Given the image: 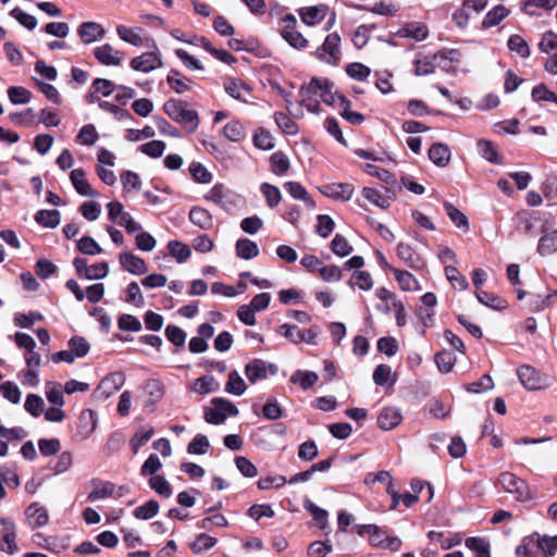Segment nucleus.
<instances>
[{
	"instance_id": "1",
	"label": "nucleus",
	"mask_w": 557,
	"mask_h": 557,
	"mask_svg": "<svg viewBox=\"0 0 557 557\" xmlns=\"http://www.w3.org/2000/svg\"><path fill=\"white\" fill-rule=\"evenodd\" d=\"M300 95L306 99L319 97L322 102L329 106H344L347 103L345 96L333 92V84L327 78L313 77L308 85L300 88Z\"/></svg>"
},
{
	"instance_id": "2",
	"label": "nucleus",
	"mask_w": 557,
	"mask_h": 557,
	"mask_svg": "<svg viewBox=\"0 0 557 557\" xmlns=\"http://www.w3.org/2000/svg\"><path fill=\"white\" fill-rule=\"evenodd\" d=\"M164 112L170 119L182 124L188 133H194L199 125V116L195 110L187 109L180 100L170 99L163 104Z\"/></svg>"
},
{
	"instance_id": "3",
	"label": "nucleus",
	"mask_w": 557,
	"mask_h": 557,
	"mask_svg": "<svg viewBox=\"0 0 557 557\" xmlns=\"http://www.w3.org/2000/svg\"><path fill=\"white\" fill-rule=\"evenodd\" d=\"M213 407L205 409V419L211 424H222L227 417H235L238 414L237 407L230 400L216 397L212 399Z\"/></svg>"
},
{
	"instance_id": "4",
	"label": "nucleus",
	"mask_w": 557,
	"mask_h": 557,
	"mask_svg": "<svg viewBox=\"0 0 557 557\" xmlns=\"http://www.w3.org/2000/svg\"><path fill=\"white\" fill-rule=\"evenodd\" d=\"M497 484L500 485L505 492L513 494L516 499L519 502H524L531 498L525 481L511 472H502L497 479Z\"/></svg>"
},
{
	"instance_id": "5",
	"label": "nucleus",
	"mask_w": 557,
	"mask_h": 557,
	"mask_svg": "<svg viewBox=\"0 0 557 557\" xmlns=\"http://www.w3.org/2000/svg\"><path fill=\"white\" fill-rule=\"evenodd\" d=\"M153 50L141 53L132 59L129 65L132 70L143 73H149L162 66L161 52L158 49L156 41L151 40L150 46Z\"/></svg>"
},
{
	"instance_id": "6",
	"label": "nucleus",
	"mask_w": 557,
	"mask_h": 557,
	"mask_svg": "<svg viewBox=\"0 0 557 557\" xmlns=\"http://www.w3.org/2000/svg\"><path fill=\"white\" fill-rule=\"evenodd\" d=\"M282 37L295 49L301 50L308 46V40L296 29L297 20L293 14H286L281 18Z\"/></svg>"
},
{
	"instance_id": "7",
	"label": "nucleus",
	"mask_w": 557,
	"mask_h": 557,
	"mask_svg": "<svg viewBox=\"0 0 557 557\" xmlns=\"http://www.w3.org/2000/svg\"><path fill=\"white\" fill-rule=\"evenodd\" d=\"M341 37L337 33H331L317 50V58L329 64L336 65L341 60Z\"/></svg>"
},
{
	"instance_id": "8",
	"label": "nucleus",
	"mask_w": 557,
	"mask_h": 557,
	"mask_svg": "<svg viewBox=\"0 0 557 557\" xmlns=\"http://www.w3.org/2000/svg\"><path fill=\"white\" fill-rule=\"evenodd\" d=\"M277 371L275 364L262 359H253L245 367V374L251 384L267 380Z\"/></svg>"
},
{
	"instance_id": "9",
	"label": "nucleus",
	"mask_w": 557,
	"mask_h": 557,
	"mask_svg": "<svg viewBox=\"0 0 557 557\" xmlns=\"http://www.w3.org/2000/svg\"><path fill=\"white\" fill-rule=\"evenodd\" d=\"M125 383L123 372H113L103 377L94 392L97 399L106 400L117 392Z\"/></svg>"
},
{
	"instance_id": "10",
	"label": "nucleus",
	"mask_w": 557,
	"mask_h": 557,
	"mask_svg": "<svg viewBox=\"0 0 557 557\" xmlns=\"http://www.w3.org/2000/svg\"><path fill=\"white\" fill-rule=\"evenodd\" d=\"M0 524L2 527L0 549L10 555L15 554L18 550L16 544V529L15 524L11 519L0 518Z\"/></svg>"
},
{
	"instance_id": "11",
	"label": "nucleus",
	"mask_w": 557,
	"mask_h": 557,
	"mask_svg": "<svg viewBox=\"0 0 557 557\" xmlns=\"http://www.w3.org/2000/svg\"><path fill=\"white\" fill-rule=\"evenodd\" d=\"M324 196L337 201H348L352 198L355 187L350 183H329L319 187Z\"/></svg>"
},
{
	"instance_id": "12",
	"label": "nucleus",
	"mask_w": 557,
	"mask_h": 557,
	"mask_svg": "<svg viewBox=\"0 0 557 557\" xmlns=\"http://www.w3.org/2000/svg\"><path fill=\"white\" fill-rule=\"evenodd\" d=\"M94 57L100 64L106 66H119L123 61L122 52L110 44H103L96 47L94 50Z\"/></svg>"
},
{
	"instance_id": "13",
	"label": "nucleus",
	"mask_w": 557,
	"mask_h": 557,
	"mask_svg": "<svg viewBox=\"0 0 557 557\" xmlns=\"http://www.w3.org/2000/svg\"><path fill=\"white\" fill-rule=\"evenodd\" d=\"M357 533L360 536L368 534L370 536L369 543L375 548L383 549L387 541L388 534L376 524H360L357 525Z\"/></svg>"
},
{
	"instance_id": "14",
	"label": "nucleus",
	"mask_w": 557,
	"mask_h": 557,
	"mask_svg": "<svg viewBox=\"0 0 557 557\" xmlns=\"http://www.w3.org/2000/svg\"><path fill=\"white\" fill-rule=\"evenodd\" d=\"M70 180L77 194L84 197H99V193L95 190L86 180V174L83 169H74L70 174Z\"/></svg>"
},
{
	"instance_id": "15",
	"label": "nucleus",
	"mask_w": 557,
	"mask_h": 557,
	"mask_svg": "<svg viewBox=\"0 0 557 557\" xmlns=\"http://www.w3.org/2000/svg\"><path fill=\"white\" fill-rule=\"evenodd\" d=\"M143 29L140 27H127L125 25H119L116 27V34L119 38L132 46L140 47V46H150L151 38H144L140 33Z\"/></svg>"
},
{
	"instance_id": "16",
	"label": "nucleus",
	"mask_w": 557,
	"mask_h": 557,
	"mask_svg": "<svg viewBox=\"0 0 557 557\" xmlns=\"http://www.w3.org/2000/svg\"><path fill=\"white\" fill-rule=\"evenodd\" d=\"M77 34L84 44L89 45L102 39L106 36V30L99 23L84 22L77 28Z\"/></svg>"
},
{
	"instance_id": "17",
	"label": "nucleus",
	"mask_w": 557,
	"mask_h": 557,
	"mask_svg": "<svg viewBox=\"0 0 557 557\" xmlns=\"http://www.w3.org/2000/svg\"><path fill=\"white\" fill-rule=\"evenodd\" d=\"M329 8L325 4L304 7L298 10L301 22L308 26H314L325 18Z\"/></svg>"
},
{
	"instance_id": "18",
	"label": "nucleus",
	"mask_w": 557,
	"mask_h": 557,
	"mask_svg": "<svg viewBox=\"0 0 557 557\" xmlns=\"http://www.w3.org/2000/svg\"><path fill=\"white\" fill-rule=\"evenodd\" d=\"M121 267L135 275H141L148 272L145 260L132 252H122L119 256Z\"/></svg>"
},
{
	"instance_id": "19",
	"label": "nucleus",
	"mask_w": 557,
	"mask_h": 557,
	"mask_svg": "<svg viewBox=\"0 0 557 557\" xmlns=\"http://www.w3.org/2000/svg\"><path fill=\"white\" fill-rule=\"evenodd\" d=\"M460 52L456 49H445L434 54L435 67H440L445 72H451L460 62Z\"/></svg>"
},
{
	"instance_id": "20",
	"label": "nucleus",
	"mask_w": 557,
	"mask_h": 557,
	"mask_svg": "<svg viewBox=\"0 0 557 557\" xmlns=\"http://www.w3.org/2000/svg\"><path fill=\"white\" fill-rule=\"evenodd\" d=\"M25 516L32 529L42 528L49 521V515L47 509L38 503H32L26 508Z\"/></svg>"
},
{
	"instance_id": "21",
	"label": "nucleus",
	"mask_w": 557,
	"mask_h": 557,
	"mask_svg": "<svg viewBox=\"0 0 557 557\" xmlns=\"http://www.w3.org/2000/svg\"><path fill=\"white\" fill-rule=\"evenodd\" d=\"M403 420L401 412L396 407H385L377 417V425L384 431L395 429Z\"/></svg>"
},
{
	"instance_id": "22",
	"label": "nucleus",
	"mask_w": 557,
	"mask_h": 557,
	"mask_svg": "<svg viewBox=\"0 0 557 557\" xmlns=\"http://www.w3.org/2000/svg\"><path fill=\"white\" fill-rule=\"evenodd\" d=\"M397 256L408 267L414 270H420L425 264L423 258L416 252L412 247L404 243L397 245Z\"/></svg>"
},
{
	"instance_id": "23",
	"label": "nucleus",
	"mask_w": 557,
	"mask_h": 557,
	"mask_svg": "<svg viewBox=\"0 0 557 557\" xmlns=\"http://www.w3.org/2000/svg\"><path fill=\"white\" fill-rule=\"evenodd\" d=\"M396 35L400 38H411L416 41H422L428 38L429 29L424 24L413 22L405 24L397 30Z\"/></svg>"
},
{
	"instance_id": "24",
	"label": "nucleus",
	"mask_w": 557,
	"mask_h": 557,
	"mask_svg": "<svg viewBox=\"0 0 557 557\" xmlns=\"http://www.w3.org/2000/svg\"><path fill=\"white\" fill-rule=\"evenodd\" d=\"M536 250L542 257L552 256L557 252V230L543 231Z\"/></svg>"
},
{
	"instance_id": "25",
	"label": "nucleus",
	"mask_w": 557,
	"mask_h": 557,
	"mask_svg": "<svg viewBox=\"0 0 557 557\" xmlns=\"http://www.w3.org/2000/svg\"><path fill=\"white\" fill-rule=\"evenodd\" d=\"M98 424L97 413L91 409H85L78 418V434L82 437H89L96 430Z\"/></svg>"
},
{
	"instance_id": "26",
	"label": "nucleus",
	"mask_w": 557,
	"mask_h": 557,
	"mask_svg": "<svg viewBox=\"0 0 557 557\" xmlns=\"http://www.w3.org/2000/svg\"><path fill=\"white\" fill-rule=\"evenodd\" d=\"M284 188L290 195V197L302 201L307 208H315V201L311 198L307 189L300 183L289 181L284 183Z\"/></svg>"
},
{
	"instance_id": "27",
	"label": "nucleus",
	"mask_w": 557,
	"mask_h": 557,
	"mask_svg": "<svg viewBox=\"0 0 557 557\" xmlns=\"http://www.w3.org/2000/svg\"><path fill=\"white\" fill-rule=\"evenodd\" d=\"M521 384L531 391L541 388V377L539 372L530 366H521L517 371Z\"/></svg>"
},
{
	"instance_id": "28",
	"label": "nucleus",
	"mask_w": 557,
	"mask_h": 557,
	"mask_svg": "<svg viewBox=\"0 0 557 557\" xmlns=\"http://www.w3.org/2000/svg\"><path fill=\"white\" fill-rule=\"evenodd\" d=\"M190 222L201 230H210L213 226V216L205 208L193 207L189 211Z\"/></svg>"
},
{
	"instance_id": "29",
	"label": "nucleus",
	"mask_w": 557,
	"mask_h": 557,
	"mask_svg": "<svg viewBox=\"0 0 557 557\" xmlns=\"http://www.w3.org/2000/svg\"><path fill=\"white\" fill-rule=\"evenodd\" d=\"M510 13V10L503 4L492 8L482 21V27L487 29L500 24Z\"/></svg>"
},
{
	"instance_id": "30",
	"label": "nucleus",
	"mask_w": 557,
	"mask_h": 557,
	"mask_svg": "<svg viewBox=\"0 0 557 557\" xmlns=\"http://www.w3.org/2000/svg\"><path fill=\"white\" fill-rule=\"evenodd\" d=\"M33 541L38 546L50 550L52 553L59 554L66 548V544L63 541H60L55 536H47L42 533H36L33 535Z\"/></svg>"
},
{
	"instance_id": "31",
	"label": "nucleus",
	"mask_w": 557,
	"mask_h": 557,
	"mask_svg": "<svg viewBox=\"0 0 557 557\" xmlns=\"http://www.w3.org/2000/svg\"><path fill=\"white\" fill-rule=\"evenodd\" d=\"M516 555L518 557H541V552L537 547V533L525 536L516 548Z\"/></svg>"
},
{
	"instance_id": "32",
	"label": "nucleus",
	"mask_w": 557,
	"mask_h": 557,
	"mask_svg": "<svg viewBox=\"0 0 557 557\" xmlns=\"http://www.w3.org/2000/svg\"><path fill=\"white\" fill-rule=\"evenodd\" d=\"M223 135L230 141L239 143L246 138L247 131L240 121L233 120L224 125Z\"/></svg>"
},
{
	"instance_id": "33",
	"label": "nucleus",
	"mask_w": 557,
	"mask_h": 557,
	"mask_svg": "<svg viewBox=\"0 0 557 557\" xmlns=\"http://www.w3.org/2000/svg\"><path fill=\"white\" fill-rule=\"evenodd\" d=\"M429 158L437 166H445L450 160V150L444 144H434L429 149Z\"/></svg>"
},
{
	"instance_id": "34",
	"label": "nucleus",
	"mask_w": 557,
	"mask_h": 557,
	"mask_svg": "<svg viewBox=\"0 0 557 557\" xmlns=\"http://www.w3.org/2000/svg\"><path fill=\"white\" fill-rule=\"evenodd\" d=\"M220 385L213 375H203L193 383L191 391L199 394L206 395L219 389Z\"/></svg>"
},
{
	"instance_id": "35",
	"label": "nucleus",
	"mask_w": 557,
	"mask_h": 557,
	"mask_svg": "<svg viewBox=\"0 0 557 557\" xmlns=\"http://www.w3.org/2000/svg\"><path fill=\"white\" fill-rule=\"evenodd\" d=\"M35 221L48 228H55L61 222V214L58 210H39L35 214Z\"/></svg>"
},
{
	"instance_id": "36",
	"label": "nucleus",
	"mask_w": 557,
	"mask_h": 557,
	"mask_svg": "<svg viewBox=\"0 0 557 557\" xmlns=\"http://www.w3.org/2000/svg\"><path fill=\"white\" fill-rule=\"evenodd\" d=\"M391 271L403 290L413 292L419 289V282L411 273L396 268H391Z\"/></svg>"
},
{
	"instance_id": "37",
	"label": "nucleus",
	"mask_w": 557,
	"mask_h": 557,
	"mask_svg": "<svg viewBox=\"0 0 557 557\" xmlns=\"http://www.w3.org/2000/svg\"><path fill=\"white\" fill-rule=\"evenodd\" d=\"M236 255L242 259L250 260L259 255V247L248 238H240L236 242Z\"/></svg>"
},
{
	"instance_id": "38",
	"label": "nucleus",
	"mask_w": 557,
	"mask_h": 557,
	"mask_svg": "<svg viewBox=\"0 0 557 557\" xmlns=\"http://www.w3.org/2000/svg\"><path fill=\"white\" fill-rule=\"evenodd\" d=\"M476 146H478L479 153L486 161H488L493 164L502 163V158L499 157V153L492 141L485 140V139H480L478 141Z\"/></svg>"
},
{
	"instance_id": "39",
	"label": "nucleus",
	"mask_w": 557,
	"mask_h": 557,
	"mask_svg": "<svg viewBox=\"0 0 557 557\" xmlns=\"http://www.w3.org/2000/svg\"><path fill=\"white\" fill-rule=\"evenodd\" d=\"M318 379V374L313 371L297 370L292 374L290 382L298 384L302 389H309L317 383Z\"/></svg>"
},
{
	"instance_id": "40",
	"label": "nucleus",
	"mask_w": 557,
	"mask_h": 557,
	"mask_svg": "<svg viewBox=\"0 0 557 557\" xmlns=\"http://www.w3.org/2000/svg\"><path fill=\"white\" fill-rule=\"evenodd\" d=\"M246 383L240 376V374L236 370L231 371L228 373L227 382L225 384V391L228 394L240 396L246 392Z\"/></svg>"
},
{
	"instance_id": "41",
	"label": "nucleus",
	"mask_w": 557,
	"mask_h": 557,
	"mask_svg": "<svg viewBox=\"0 0 557 557\" xmlns=\"http://www.w3.org/2000/svg\"><path fill=\"white\" fill-rule=\"evenodd\" d=\"M231 190L223 184H215L205 196V199L225 208V200L230 197Z\"/></svg>"
},
{
	"instance_id": "42",
	"label": "nucleus",
	"mask_w": 557,
	"mask_h": 557,
	"mask_svg": "<svg viewBox=\"0 0 557 557\" xmlns=\"http://www.w3.org/2000/svg\"><path fill=\"white\" fill-rule=\"evenodd\" d=\"M168 249L170 256L175 258L178 263L185 262L191 255L189 246L178 240H171L168 244Z\"/></svg>"
},
{
	"instance_id": "43",
	"label": "nucleus",
	"mask_w": 557,
	"mask_h": 557,
	"mask_svg": "<svg viewBox=\"0 0 557 557\" xmlns=\"http://www.w3.org/2000/svg\"><path fill=\"white\" fill-rule=\"evenodd\" d=\"M170 87L177 94H183L190 89V79L181 76L176 70H171L166 76Z\"/></svg>"
},
{
	"instance_id": "44",
	"label": "nucleus",
	"mask_w": 557,
	"mask_h": 557,
	"mask_svg": "<svg viewBox=\"0 0 557 557\" xmlns=\"http://www.w3.org/2000/svg\"><path fill=\"white\" fill-rule=\"evenodd\" d=\"M537 547L541 552V557H553L557 553V535L548 536L543 535L541 536L537 533Z\"/></svg>"
},
{
	"instance_id": "45",
	"label": "nucleus",
	"mask_w": 557,
	"mask_h": 557,
	"mask_svg": "<svg viewBox=\"0 0 557 557\" xmlns=\"http://www.w3.org/2000/svg\"><path fill=\"white\" fill-rule=\"evenodd\" d=\"M414 65V74L417 76H424L432 74L435 70V60L434 54L432 57L429 55H419L413 61Z\"/></svg>"
},
{
	"instance_id": "46",
	"label": "nucleus",
	"mask_w": 557,
	"mask_h": 557,
	"mask_svg": "<svg viewBox=\"0 0 557 557\" xmlns=\"http://www.w3.org/2000/svg\"><path fill=\"white\" fill-rule=\"evenodd\" d=\"M149 486L158 495L164 498H170L173 494L170 482L162 475H154L149 479Z\"/></svg>"
},
{
	"instance_id": "47",
	"label": "nucleus",
	"mask_w": 557,
	"mask_h": 557,
	"mask_svg": "<svg viewBox=\"0 0 557 557\" xmlns=\"http://www.w3.org/2000/svg\"><path fill=\"white\" fill-rule=\"evenodd\" d=\"M114 492V484L108 481H97L95 482L94 490L89 493L88 499L90 502H96L99 499H103L110 497Z\"/></svg>"
},
{
	"instance_id": "48",
	"label": "nucleus",
	"mask_w": 557,
	"mask_h": 557,
	"mask_svg": "<svg viewBox=\"0 0 557 557\" xmlns=\"http://www.w3.org/2000/svg\"><path fill=\"white\" fill-rule=\"evenodd\" d=\"M224 90L232 98L244 102H246V99L243 91H249L248 87L244 83L233 78H226L224 81Z\"/></svg>"
},
{
	"instance_id": "49",
	"label": "nucleus",
	"mask_w": 557,
	"mask_h": 557,
	"mask_svg": "<svg viewBox=\"0 0 557 557\" xmlns=\"http://www.w3.org/2000/svg\"><path fill=\"white\" fill-rule=\"evenodd\" d=\"M466 546L475 554V557H491L490 543L483 537H469Z\"/></svg>"
},
{
	"instance_id": "50",
	"label": "nucleus",
	"mask_w": 557,
	"mask_h": 557,
	"mask_svg": "<svg viewBox=\"0 0 557 557\" xmlns=\"http://www.w3.org/2000/svg\"><path fill=\"white\" fill-rule=\"evenodd\" d=\"M260 191L265 198V202L269 208H275L282 200L281 190L272 184L262 183Z\"/></svg>"
},
{
	"instance_id": "51",
	"label": "nucleus",
	"mask_w": 557,
	"mask_h": 557,
	"mask_svg": "<svg viewBox=\"0 0 557 557\" xmlns=\"http://www.w3.org/2000/svg\"><path fill=\"white\" fill-rule=\"evenodd\" d=\"M153 433L154 431L151 426L140 428L129 442L133 453L137 454L138 450L152 437Z\"/></svg>"
},
{
	"instance_id": "52",
	"label": "nucleus",
	"mask_w": 557,
	"mask_h": 557,
	"mask_svg": "<svg viewBox=\"0 0 557 557\" xmlns=\"http://www.w3.org/2000/svg\"><path fill=\"white\" fill-rule=\"evenodd\" d=\"M159 503L154 499H150L141 506H138L133 515L139 520H149L159 512Z\"/></svg>"
},
{
	"instance_id": "53",
	"label": "nucleus",
	"mask_w": 557,
	"mask_h": 557,
	"mask_svg": "<svg viewBox=\"0 0 557 557\" xmlns=\"http://www.w3.org/2000/svg\"><path fill=\"white\" fill-rule=\"evenodd\" d=\"M304 507L307 511H309L313 518V520L317 522V524L320 527V529L324 530L327 527V511L318 507L315 504H313L311 500L306 499L304 503Z\"/></svg>"
},
{
	"instance_id": "54",
	"label": "nucleus",
	"mask_w": 557,
	"mask_h": 557,
	"mask_svg": "<svg viewBox=\"0 0 557 557\" xmlns=\"http://www.w3.org/2000/svg\"><path fill=\"white\" fill-rule=\"evenodd\" d=\"M444 208L446 214L458 228H463L466 231L469 228L468 218L459 209L450 202H445Z\"/></svg>"
},
{
	"instance_id": "55",
	"label": "nucleus",
	"mask_w": 557,
	"mask_h": 557,
	"mask_svg": "<svg viewBox=\"0 0 557 557\" xmlns=\"http://www.w3.org/2000/svg\"><path fill=\"white\" fill-rule=\"evenodd\" d=\"M271 170L276 175L286 173L289 169V160L282 151H276L270 157Z\"/></svg>"
},
{
	"instance_id": "56",
	"label": "nucleus",
	"mask_w": 557,
	"mask_h": 557,
	"mask_svg": "<svg viewBox=\"0 0 557 557\" xmlns=\"http://www.w3.org/2000/svg\"><path fill=\"white\" fill-rule=\"evenodd\" d=\"M508 49L518 53L521 58L530 57V47L520 35H511L507 42Z\"/></svg>"
},
{
	"instance_id": "57",
	"label": "nucleus",
	"mask_w": 557,
	"mask_h": 557,
	"mask_svg": "<svg viewBox=\"0 0 557 557\" xmlns=\"http://www.w3.org/2000/svg\"><path fill=\"white\" fill-rule=\"evenodd\" d=\"M256 148L261 150H271L274 147V139L271 134L264 128L260 127L255 132L252 138Z\"/></svg>"
},
{
	"instance_id": "58",
	"label": "nucleus",
	"mask_w": 557,
	"mask_h": 557,
	"mask_svg": "<svg viewBox=\"0 0 557 557\" xmlns=\"http://www.w3.org/2000/svg\"><path fill=\"white\" fill-rule=\"evenodd\" d=\"M121 183L126 193L137 191L141 187V180L136 172L124 171L121 174Z\"/></svg>"
},
{
	"instance_id": "59",
	"label": "nucleus",
	"mask_w": 557,
	"mask_h": 557,
	"mask_svg": "<svg viewBox=\"0 0 557 557\" xmlns=\"http://www.w3.org/2000/svg\"><path fill=\"white\" fill-rule=\"evenodd\" d=\"M8 97L13 104H26L30 101L32 94L22 86H13L8 89Z\"/></svg>"
},
{
	"instance_id": "60",
	"label": "nucleus",
	"mask_w": 557,
	"mask_h": 557,
	"mask_svg": "<svg viewBox=\"0 0 557 557\" xmlns=\"http://www.w3.org/2000/svg\"><path fill=\"white\" fill-rule=\"evenodd\" d=\"M189 173L193 180L200 184H208L212 181V174L200 162H191Z\"/></svg>"
},
{
	"instance_id": "61",
	"label": "nucleus",
	"mask_w": 557,
	"mask_h": 557,
	"mask_svg": "<svg viewBox=\"0 0 557 557\" xmlns=\"http://www.w3.org/2000/svg\"><path fill=\"white\" fill-rule=\"evenodd\" d=\"M274 121L283 133L287 135H296L298 133L297 124L292 119H289L285 113L276 112L274 114Z\"/></svg>"
},
{
	"instance_id": "62",
	"label": "nucleus",
	"mask_w": 557,
	"mask_h": 557,
	"mask_svg": "<svg viewBox=\"0 0 557 557\" xmlns=\"http://www.w3.org/2000/svg\"><path fill=\"white\" fill-rule=\"evenodd\" d=\"M277 332L293 344H300L304 341L302 331L297 325L285 323Z\"/></svg>"
},
{
	"instance_id": "63",
	"label": "nucleus",
	"mask_w": 557,
	"mask_h": 557,
	"mask_svg": "<svg viewBox=\"0 0 557 557\" xmlns=\"http://www.w3.org/2000/svg\"><path fill=\"white\" fill-rule=\"evenodd\" d=\"M533 101H550L557 104V95L549 90L546 85H536L531 92Z\"/></svg>"
},
{
	"instance_id": "64",
	"label": "nucleus",
	"mask_w": 557,
	"mask_h": 557,
	"mask_svg": "<svg viewBox=\"0 0 557 557\" xmlns=\"http://www.w3.org/2000/svg\"><path fill=\"white\" fill-rule=\"evenodd\" d=\"M539 49L546 54L553 51L557 52V34L552 30L544 33L539 44Z\"/></svg>"
}]
</instances>
